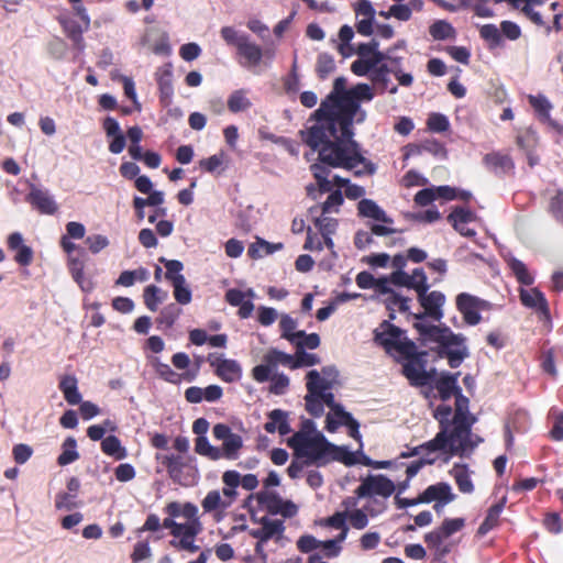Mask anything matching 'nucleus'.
I'll return each mask as SVG.
<instances>
[{"mask_svg":"<svg viewBox=\"0 0 563 563\" xmlns=\"http://www.w3.org/2000/svg\"><path fill=\"white\" fill-rule=\"evenodd\" d=\"M8 250L14 252L13 260L20 266H29L33 261V250L24 244L23 236L14 232L8 236Z\"/></svg>","mask_w":563,"mask_h":563,"instance_id":"f3484780","label":"nucleus"},{"mask_svg":"<svg viewBox=\"0 0 563 563\" xmlns=\"http://www.w3.org/2000/svg\"><path fill=\"white\" fill-rule=\"evenodd\" d=\"M264 364L256 365L252 368L251 375L257 383H265L269 379L273 369L282 364L291 368L292 355L287 354L277 349H271L263 357Z\"/></svg>","mask_w":563,"mask_h":563,"instance_id":"9d476101","label":"nucleus"},{"mask_svg":"<svg viewBox=\"0 0 563 563\" xmlns=\"http://www.w3.org/2000/svg\"><path fill=\"white\" fill-rule=\"evenodd\" d=\"M207 362L213 368L214 374L225 383H235L242 377V367L236 360L223 358L217 353H209Z\"/></svg>","mask_w":563,"mask_h":563,"instance_id":"ddd939ff","label":"nucleus"},{"mask_svg":"<svg viewBox=\"0 0 563 563\" xmlns=\"http://www.w3.org/2000/svg\"><path fill=\"white\" fill-rule=\"evenodd\" d=\"M306 379L307 391L310 395H319L322 390L331 388V384L322 378L320 373L316 369L308 372Z\"/></svg>","mask_w":563,"mask_h":563,"instance_id":"ea45409f","label":"nucleus"},{"mask_svg":"<svg viewBox=\"0 0 563 563\" xmlns=\"http://www.w3.org/2000/svg\"><path fill=\"white\" fill-rule=\"evenodd\" d=\"M479 36L483 38L489 48H496L503 45V35L500 30L495 24H484L479 27Z\"/></svg>","mask_w":563,"mask_h":563,"instance_id":"79ce46f5","label":"nucleus"},{"mask_svg":"<svg viewBox=\"0 0 563 563\" xmlns=\"http://www.w3.org/2000/svg\"><path fill=\"white\" fill-rule=\"evenodd\" d=\"M161 289L155 285H148L143 292L144 303L151 311H156L158 305L163 301Z\"/></svg>","mask_w":563,"mask_h":563,"instance_id":"0e129e2a","label":"nucleus"},{"mask_svg":"<svg viewBox=\"0 0 563 563\" xmlns=\"http://www.w3.org/2000/svg\"><path fill=\"white\" fill-rule=\"evenodd\" d=\"M380 63L382 57L379 55H375L374 59L357 58L352 63L351 70L356 76H366L367 74L372 73L373 69Z\"/></svg>","mask_w":563,"mask_h":563,"instance_id":"864d4df0","label":"nucleus"},{"mask_svg":"<svg viewBox=\"0 0 563 563\" xmlns=\"http://www.w3.org/2000/svg\"><path fill=\"white\" fill-rule=\"evenodd\" d=\"M388 292H378V296H385L383 302L389 311V320L396 318V311L407 312L409 310L410 298L404 297L396 292L390 286H387Z\"/></svg>","mask_w":563,"mask_h":563,"instance_id":"5701e85b","label":"nucleus"},{"mask_svg":"<svg viewBox=\"0 0 563 563\" xmlns=\"http://www.w3.org/2000/svg\"><path fill=\"white\" fill-rule=\"evenodd\" d=\"M438 7L449 11L472 10L479 18H492L494 11L486 5L489 0H432Z\"/></svg>","mask_w":563,"mask_h":563,"instance_id":"2eb2a0df","label":"nucleus"},{"mask_svg":"<svg viewBox=\"0 0 563 563\" xmlns=\"http://www.w3.org/2000/svg\"><path fill=\"white\" fill-rule=\"evenodd\" d=\"M195 451L201 456H206L211 461L220 460L219 448L210 444L207 437H198L195 441Z\"/></svg>","mask_w":563,"mask_h":563,"instance_id":"8fccbe9b","label":"nucleus"},{"mask_svg":"<svg viewBox=\"0 0 563 563\" xmlns=\"http://www.w3.org/2000/svg\"><path fill=\"white\" fill-rule=\"evenodd\" d=\"M262 528L252 530L250 534L260 540L261 542L269 541L274 536H279L284 532V523L282 520H272L267 517L261 520Z\"/></svg>","mask_w":563,"mask_h":563,"instance_id":"a878e982","label":"nucleus"},{"mask_svg":"<svg viewBox=\"0 0 563 563\" xmlns=\"http://www.w3.org/2000/svg\"><path fill=\"white\" fill-rule=\"evenodd\" d=\"M158 261L164 264L166 268L165 278L172 284L175 283L176 278L185 277L183 274H180V272L184 269V264L180 261L167 260L165 257H159Z\"/></svg>","mask_w":563,"mask_h":563,"instance_id":"680f3d73","label":"nucleus"},{"mask_svg":"<svg viewBox=\"0 0 563 563\" xmlns=\"http://www.w3.org/2000/svg\"><path fill=\"white\" fill-rule=\"evenodd\" d=\"M296 343H292L296 346V350H305L310 349L314 350L320 345V336L317 333H306L303 330H299L295 333Z\"/></svg>","mask_w":563,"mask_h":563,"instance_id":"603ef678","label":"nucleus"},{"mask_svg":"<svg viewBox=\"0 0 563 563\" xmlns=\"http://www.w3.org/2000/svg\"><path fill=\"white\" fill-rule=\"evenodd\" d=\"M26 201L43 214H54L58 210V206L54 198L46 190L32 187L26 196Z\"/></svg>","mask_w":563,"mask_h":563,"instance_id":"dca6fc26","label":"nucleus"},{"mask_svg":"<svg viewBox=\"0 0 563 563\" xmlns=\"http://www.w3.org/2000/svg\"><path fill=\"white\" fill-rule=\"evenodd\" d=\"M430 35L438 41L454 38L456 35L455 29L451 23L444 20H438L429 27Z\"/></svg>","mask_w":563,"mask_h":563,"instance_id":"a19ab883","label":"nucleus"},{"mask_svg":"<svg viewBox=\"0 0 563 563\" xmlns=\"http://www.w3.org/2000/svg\"><path fill=\"white\" fill-rule=\"evenodd\" d=\"M58 22L65 35L73 42L75 48L84 51L86 44L82 34L87 31L85 25L81 26L75 19L69 16H60L58 18Z\"/></svg>","mask_w":563,"mask_h":563,"instance_id":"6ab92c4d","label":"nucleus"},{"mask_svg":"<svg viewBox=\"0 0 563 563\" xmlns=\"http://www.w3.org/2000/svg\"><path fill=\"white\" fill-rule=\"evenodd\" d=\"M101 451L115 460H123L126 457V450L121 445V442L115 435H108L101 441Z\"/></svg>","mask_w":563,"mask_h":563,"instance_id":"4c0bfd02","label":"nucleus"},{"mask_svg":"<svg viewBox=\"0 0 563 563\" xmlns=\"http://www.w3.org/2000/svg\"><path fill=\"white\" fill-rule=\"evenodd\" d=\"M220 33H221V37L224 40V42L230 46H234L236 49L249 37V35H246V34H240L232 26H223L221 29Z\"/></svg>","mask_w":563,"mask_h":563,"instance_id":"774afa93","label":"nucleus"},{"mask_svg":"<svg viewBox=\"0 0 563 563\" xmlns=\"http://www.w3.org/2000/svg\"><path fill=\"white\" fill-rule=\"evenodd\" d=\"M452 408L449 405H439L433 411V418L439 422V432L435 437L427 441L426 448L430 450H442L443 454L450 456H464L468 453L463 438L453 435Z\"/></svg>","mask_w":563,"mask_h":563,"instance_id":"7ed1b4c3","label":"nucleus"},{"mask_svg":"<svg viewBox=\"0 0 563 563\" xmlns=\"http://www.w3.org/2000/svg\"><path fill=\"white\" fill-rule=\"evenodd\" d=\"M427 128L433 133H443L450 129L449 119L439 112H432L427 119Z\"/></svg>","mask_w":563,"mask_h":563,"instance_id":"13d9d810","label":"nucleus"},{"mask_svg":"<svg viewBox=\"0 0 563 563\" xmlns=\"http://www.w3.org/2000/svg\"><path fill=\"white\" fill-rule=\"evenodd\" d=\"M379 43L376 40H372L368 43H361L356 47V54L358 58L374 59L375 55L382 57V62L386 58V55L378 51Z\"/></svg>","mask_w":563,"mask_h":563,"instance_id":"e2e57ef3","label":"nucleus"},{"mask_svg":"<svg viewBox=\"0 0 563 563\" xmlns=\"http://www.w3.org/2000/svg\"><path fill=\"white\" fill-rule=\"evenodd\" d=\"M180 314L181 309L176 303H169L161 310L157 323L172 328Z\"/></svg>","mask_w":563,"mask_h":563,"instance_id":"6e6d98bb","label":"nucleus"},{"mask_svg":"<svg viewBox=\"0 0 563 563\" xmlns=\"http://www.w3.org/2000/svg\"><path fill=\"white\" fill-rule=\"evenodd\" d=\"M202 508L205 512H211L219 508L225 509L231 506V500H224L221 498V495L218 490H211L203 498Z\"/></svg>","mask_w":563,"mask_h":563,"instance_id":"de8ad7c7","label":"nucleus"},{"mask_svg":"<svg viewBox=\"0 0 563 563\" xmlns=\"http://www.w3.org/2000/svg\"><path fill=\"white\" fill-rule=\"evenodd\" d=\"M63 452L57 457V463L60 466L68 465L79 459V453L77 452V442L75 438L68 437L63 443Z\"/></svg>","mask_w":563,"mask_h":563,"instance_id":"c03bdc74","label":"nucleus"},{"mask_svg":"<svg viewBox=\"0 0 563 563\" xmlns=\"http://www.w3.org/2000/svg\"><path fill=\"white\" fill-rule=\"evenodd\" d=\"M508 264L519 284L531 286L534 283L533 276L529 273L526 264L518 258H511Z\"/></svg>","mask_w":563,"mask_h":563,"instance_id":"a18cd8bd","label":"nucleus"},{"mask_svg":"<svg viewBox=\"0 0 563 563\" xmlns=\"http://www.w3.org/2000/svg\"><path fill=\"white\" fill-rule=\"evenodd\" d=\"M429 288L420 286V291L417 294L418 300L421 307L424 309L423 313L415 314L417 320H422L426 316L432 318L435 321H440L443 318L442 306L445 302V296L439 290L428 292Z\"/></svg>","mask_w":563,"mask_h":563,"instance_id":"f8f14e48","label":"nucleus"},{"mask_svg":"<svg viewBox=\"0 0 563 563\" xmlns=\"http://www.w3.org/2000/svg\"><path fill=\"white\" fill-rule=\"evenodd\" d=\"M335 69V63L332 55L321 53L318 55L316 64V73L320 79H325Z\"/></svg>","mask_w":563,"mask_h":563,"instance_id":"5fc2aeb1","label":"nucleus"},{"mask_svg":"<svg viewBox=\"0 0 563 563\" xmlns=\"http://www.w3.org/2000/svg\"><path fill=\"white\" fill-rule=\"evenodd\" d=\"M243 448V439L240 434H232L230 438L223 441L222 446L219 448L220 459L236 460L240 454V450Z\"/></svg>","mask_w":563,"mask_h":563,"instance_id":"f704fd0d","label":"nucleus"},{"mask_svg":"<svg viewBox=\"0 0 563 563\" xmlns=\"http://www.w3.org/2000/svg\"><path fill=\"white\" fill-rule=\"evenodd\" d=\"M450 474L453 476L457 488L461 493L471 494L474 490L473 482L470 477L468 470L466 465L455 464L453 468L450 471Z\"/></svg>","mask_w":563,"mask_h":563,"instance_id":"c9c22d12","label":"nucleus"},{"mask_svg":"<svg viewBox=\"0 0 563 563\" xmlns=\"http://www.w3.org/2000/svg\"><path fill=\"white\" fill-rule=\"evenodd\" d=\"M345 521H346V512L338 511L334 515L328 517L324 520V525L328 527L341 530V532L339 533V541H344L347 536V532H349V528H347Z\"/></svg>","mask_w":563,"mask_h":563,"instance_id":"4d7b16f0","label":"nucleus"},{"mask_svg":"<svg viewBox=\"0 0 563 563\" xmlns=\"http://www.w3.org/2000/svg\"><path fill=\"white\" fill-rule=\"evenodd\" d=\"M107 136L112 137L109 143V151L112 154L121 153L125 147V136L121 132L118 121L112 117H107L102 123Z\"/></svg>","mask_w":563,"mask_h":563,"instance_id":"412c9836","label":"nucleus"},{"mask_svg":"<svg viewBox=\"0 0 563 563\" xmlns=\"http://www.w3.org/2000/svg\"><path fill=\"white\" fill-rule=\"evenodd\" d=\"M435 389L443 401L449 400L456 395V391L461 390L457 386L456 375L451 374L442 375L435 383Z\"/></svg>","mask_w":563,"mask_h":563,"instance_id":"72a5a7b5","label":"nucleus"},{"mask_svg":"<svg viewBox=\"0 0 563 563\" xmlns=\"http://www.w3.org/2000/svg\"><path fill=\"white\" fill-rule=\"evenodd\" d=\"M427 352H417V347L413 349L410 355L401 354L406 362L402 364L401 373L409 380L411 386L420 387L430 384L435 376V371H427Z\"/></svg>","mask_w":563,"mask_h":563,"instance_id":"0eeeda50","label":"nucleus"},{"mask_svg":"<svg viewBox=\"0 0 563 563\" xmlns=\"http://www.w3.org/2000/svg\"><path fill=\"white\" fill-rule=\"evenodd\" d=\"M355 282L361 289L373 288L377 295L378 292H388L387 280L383 279V277L375 278L371 273L366 271L360 272L356 275Z\"/></svg>","mask_w":563,"mask_h":563,"instance_id":"473e14b6","label":"nucleus"},{"mask_svg":"<svg viewBox=\"0 0 563 563\" xmlns=\"http://www.w3.org/2000/svg\"><path fill=\"white\" fill-rule=\"evenodd\" d=\"M404 333V330L393 324L390 320H384L374 330V342L389 354L397 352L410 355L416 349V344L405 338Z\"/></svg>","mask_w":563,"mask_h":563,"instance_id":"423d86ee","label":"nucleus"},{"mask_svg":"<svg viewBox=\"0 0 563 563\" xmlns=\"http://www.w3.org/2000/svg\"><path fill=\"white\" fill-rule=\"evenodd\" d=\"M395 492V484L385 475H368L356 488L355 494L358 498L382 496L387 498Z\"/></svg>","mask_w":563,"mask_h":563,"instance_id":"9b49d317","label":"nucleus"},{"mask_svg":"<svg viewBox=\"0 0 563 563\" xmlns=\"http://www.w3.org/2000/svg\"><path fill=\"white\" fill-rule=\"evenodd\" d=\"M507 498L504 496L498 503L492 505L486 514L484 521L477 529V534L483 537L499 525L500 515L506 506Z\"/></svg>","mask_w":563,"mask_h":563,"instance_id":"cd10ccee","label":"nucleus"},{"mask_svg":"<svg viewBox=\"0 0 563 563\" xmlns=\"http://www.w3.org/2000/svg\"><path fill=\"white\" fill-rule=\"evenodd\" d=\"M148 362L154 368L156 375L167 383L178 385L183 379L191 382L195 378V375L176 373L168 364L161 362L156 356L148 357Z\"/></svg>","mask_w":563,"mask_h":563,"instance_id":"a211bd4d","label":"nucleus"},{"mask_svg":"<svg viewBox=\"0 0 563 563\" xmlns=\"http://www.w3.org/2000/svg\"><path fill=\"white\" fill-rule=\"evenodd\" d=\"M256 500L258 505L267 510L271 515H278L282 511L279 507L282 505L280 496L275 492L262 490L256 494Z\"/></svg>","mask_w":563,"mask_h":563,"instance_id":"e433bc0d","label":"nucleus"},{"mask_svg":"<svg viewBox=\"0 0 563 563\" xmlns=\"http://www.w3.org/2000/svg\"><path fill=\"white\" fill-rule=\"evenodd\" d=\"M236 51L238 55L245 59V63L242 65L246 67L258 66L264 56L262 47L256 43L250 42V37H247Z\"/></svg>","mask_w":563,"mask_h":563,"instance_id":"c756f323","label":"nucleus"},{"mask_svg":"<svg viewBox=\"0 0 563 563\" xmlns=\"http://www.w3.org/2000/svg\"><path fill=\"white\" fill-rule=\"evenodd\" d=\"M174 291V298L179 305H188L192 299L191 290L187 285L185 277L176 278L175 283L172 284Z\"/></svg>","mask_w":563,"mask_h":563,"instance_id":"09e8293b","label":"nucleus"},{"mask_svg":"<svg viewBox=\"0 0 563 563\" xmlns=\"http://www.w3.org/2000/svg\"><path fill=\"white\" fill-rule=\"evenodd\" d=\"M519 299L525 307L534 310L541 321L551 320L549 302L539 288H520Z\"/></svg>","mask_w":563,"mask_h":563,"instance_id":"4468645a","label":"nucleus"},{"mask_svg":"<svg viewBox=\"0 0 563 563\" xmlns=\"http://www.w3.org/2000/svg\"><path fill=\"white\" fill-rule=\"evenodd\" d=\"M58 388L68 405H79V413L84 420H89L100 413L99 407L91 401H82L78 389V379L75 375L59 377Z\"/></svg>","mask_w":563,"mask_h":563,"instance_id":"6e6552de","label":"nucleus"},{"mask_svg":"<svg viewBox=\"0 0 563 563\" xmlns=\"http://www.w3.org/2000/svg\"><path fill=\"white\" fill-rule=\"evenodd\" d=\"M344 198L341 192V189L331 190L329 192L328 198L324 202L318 203L316 206H312L309 209L310 214L314 213H321V214H329V213H338L340 211V207L343 205Z\"/></svg>","mask_w":563,"mask_h":563,"instance_id":"7c9ffc66","label":"nucleus"},{"mask_svg":"<svg viewBox=\"0 0 563 563\" xmlns=\"http://www.w3.org/2000/svg\"><path fill=\"white\" fill-rule=\"evenodd\" d=\"M484 163L497 175H505L512 173L515 164L512 158L507 154L499 152L488 153L484 157Z\"/></svg>","mask_w":563,"mask_h":563,"instance_id":"b1692460","label":"nucleus"},{"mask_svg":"<svg viewBox=\"0 0 563 563\" xmlns=\"http://www.w3.org/2000/svg\"><path fill=\"white\" fill-rule=\"evenodd\" d=\"M268 421L264 424V429L268 433L279 432L280 435H287L291 432L288 422V412L282 409H274L267 415Z\"/></svg>","mask_w":563,"mask_h":563,"instance_id":"393cba45","label":"nucleus"},{"mask_svg":"<svg viewBox=\"0 0 563 563\" xmlns=\"http://www.w3.org/2000/svg\"><path fill=\"white\" fill-rule=\"evenodd\" d=\"M390 73V69L385 64H378L373 71L371 73L369 77L371 80L380 87L382 92H384L388 88L389 78L388 75Z\"/></svg>","mask_w":563,"mask_h":563,"instance_id":"69168bd1","label":"nucleus"},{"mask_svg":"<svg viewBox=\"0 0 563 563\" xmlns=\"http://www.w3.org/2000/svg\"><path fill=\"white\" fill-rule=\"evenodd\" d=\"M282 338L286 339L290 343H296L295 333L297 331V321L288 314H283L279 322Z\"/></svg>","mask_w":563,"mask_h":563,"instance_id":"338daca9","label":"nucleus"},{"mask_svg":"<svg viewBox=\"0 0 563 563\" xmlns=\"http://www.w3.org/2000/svg\"><path fill=\"white\" fill-rule=\"evenodd\" d=\"M529 103L537 112L541 121L548 122L554 129H561L560 124L556 121L552 120L550 117L552 104L547 99V97L542 95L529 96Z\"/></svg>","mask_w":563,"mask_h":563,"instance_id":"2f4dec72","label":"nucleus"},{"mask_svg":"<svg viewBox=\"0 0 563 563\" xmlns=\"http://www.w3.org/2000/svg\"><path fill=\"white\" fill-rule=\"evenodd\" d=\"M319 153V150H316ZM319 163H314L310 166L311 173L317 181L318 189L321 194L330 192L332 190V181L329 180L330 167L328 163L321 161L318 154Z\"/></svg>","mask_w":563,"mask_h":563,"instance_id":"c85d7f7f","label":"nucleus"},{"mask_svg":"<svg viewBox=\"0 0 563 563\" xmlns=\"http://www.w3.org/2000/svg\"><path fill=\"white\" fill-rule=\"evenodd\" d=\"M252 106V102L246 97V92L243 89L234 90L228 99V108L231 112L238 113L247 110Z\"/></svg>","mask_w":563,"mask_h":563,"instance_id":"49530a36","label":"nucleus"},{"mask_svg":"<svg viewBox=\"0 0 563 563\" xmlns=\"http://www.w3.org/2000/svg\"><path fill=\"white\" fill-rule=\"evenodd\" d=\"M444 539L446 538L443 537L440 528L424 534L427 547L434 550L439 558L445 556L450 552L449 547L442 544Z\"/></svg>","mask_w":563,"mask_h":563,"instance_id":"58836bf2","label":"nucleus"},{"mask_svg":"<svg viewBox=\"0 0 563 563\" xmlns=\"http://www.w3.org/2000/svg\"><path fill=\"white\" fill-rule=\"evenodd\" d=\"M173 71H172V65L167 64L163 67H159L157 71L155 73V79L158 85L159 93H161V101L167 104L174 93L173 88Z\"/></svg>","mask_w":563,"mask_h":563,"instance_id":"bb28decb","label":"nucleus"},{"mask_svg":"<svg viewBox=\"0 0 563 563\" xmlns=\"http://www.w3.org/2000/svg\"><path fill=\"white\" fill-rule=\"evenodd\" d=\"M410 148L417 150V153L428 152L434 156H446V148L443 143L434 139L424 140L419 145H411Z\"/></svg>","mask_w":563,"mask_h":563,"instance_id":"3c124183","label":"nucleus"},{"mask_svg":"<svg viewBox=\"0 0 563 563\" xmlns=\"http://www.w3.org/2000/svg\"><path fill=\"white\" fill-rule=\"evenodd\" d=\"M320 363V358L312 353H307L305 350H296L295 355H292L291 369L313 366Z\"/></svg>","mask_w":563,"mask_h":563,"instance_id":"bf43d9fd","label":"nucleus"},{"mask_svg":"<svg viewBox=\"0 0 563 563\" xmlns=\"http://www.w3.org/2000/svg\"><path fill=\"white\" fill-rule=\"evenodd\" d=\"M374 97L368 84L347 88L345 77L335 78L331 92L309 118L313 123L300 131L301 140L311 150H319L321 161L333 168L353 172L355 177L374 175L376 165L363 155L361 144L354 140V124H362L367 118L362 103Z\"/></svg>","mask_w":563,"mask_h":563,"instance_id":"f257e3e1","label":"nucleus"},{"mask_svg":"<svg viewBox=\"0 0 563 563\" xmlns=\"http://www.w3.org/2000/svg\"><path fill=\"white\" fill-rule=\"evenodd\" d=\"M455 495L452 494L451 486L448 483H438L428 486L422 494H420V500L424 504L431 501H442V504H449L453 501Z\"/></svg>","mask_w":563,"mask_h":563,"instance_id":"aec40b11","label":"nucleus"},{"mask_svg":"<svg viewBox=\"0 0 563 563\" xmlns=\"http://www.w3.org/2000/svg\"><path fill=\"white\" fill-rule=\"evenodd\" d=\"M455 303L464 321L470 325H476L481 322L479 311L490 309V302L467 292L459 294Z\"/></svg>","mask_w":563,"mask_h":563,"instance_id":"1a4fd4ad","label":"nucleus"},{"mask_svg":"<svg viewBox=\"0 0 563 563\" xmlns=\"http://www.w3.org/2000/svg\"><path fill=\"white\" fill-rule=\"evenodd\" d=\"M313 224L318 229L320 235H333L336 232L339 222L336 219L328 217V214L314 213Z\"/></svg>","mask_w":563,"mask_h":563,"instance_id":"37998d69","label":"nucleus"},{"mask_svg":"<svg viewBox=\"0 0 563 563\" xmlns=\"http://www.w3.org/2000/svg\"><path fill=\"white\" fill-rule=\"evenodd\" d=\"M454 397L453 435L455 438H463V443L466 444L470 453L482 442L481 438L474 437L472 433V427L476 418L470 413V400L462 394V389L456 391Z\"/></svg>","mask_w":563,"mask_h":563,"instance_id":"39448f33","label":"nucleus"},{"mask_svg":"<svg viewBox=\"0 0 563 563\" xmlns=\"http://www.w3.org/2000/svg\"><path fill=\"white\" fill-rule=\"evenodd\" d=\"M474 220V213L466 208L455 207L448 216V221L453 228H457L460 224H467Z\"/></svg>","mask_w":563,"mask_h":563,"instance_id":"052dcab7","label":"nucleus"},{"mask_svg":"<svg viewBox=\"0 0 563 563\" xmlns=\"http://www.w3.org/2000/svg\"><path fill=\"white\" fill-rule=\"evenodd\" d=\"M288 445L294 449L297 457H305L307 466H324L330 463L331 453L334 452V444L330 443L322 433L309 435L303 432H296L288 439Z\"/></svg>","mask_w":563,"mask_h":563,"instance_id":"20e7f679","label":"nucleus"},{"mask_svg":"<svg viewBox=\"0 0 563 563\" xmlns=\"http://www.w3.org/2000/svg\"><path fill=\"white\" fill-rule=\"evenodd\" d=\"M413 328L421 336L441 345L439 354L448 358L450 367H459L462 361L467 356L466 347L463 346L465 341L464 336L453 333L450 328L424 324L423 322H415Z\"/></svg>","mask_w":563,"mask_h":563,"instance_id":"f03ea898","label":"nucleus"},{"mask_svg":"<svg viewBox=\"0 0 563 563\" xmlns=\"http://www.w3.org/2000/svg\"><path fill=\"white\" fill-rule=\"evenodd\" d=\"M357 214L380 223L393 224L394 220L372 199H362L357 203Z\"/></svg>","mask_w":563,"mask_h":563,"instance_id":"4be33fe9","label":"nucleus"}]
</instances>
